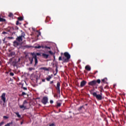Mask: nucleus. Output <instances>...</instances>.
<instances>
[{
  "label": "nucleus",
  "mask_w": 126,
  "mask_h": 126,
  "mask_svg": "<svg viewBox=\"0 0 126 126\" xmlns=\"http://www.w3.org/2000/svg\"><path fill=\"white\" fill-rule=\"evenodd\" d=\"M8 39H13V37H8Z\"/></svg>",
  "instance_id": "c03bdc74"
},
{
  "label": "nucleus",
  "mask_w": 126,
  "mask_h": 126,
  "mask_svg": "<svg viewBox=\"0 0 126 126\" xmlns=\"http://www.w3.org/2000/svg\"><path fill=\"white\" fill-rule=\"evenodd\" d=\"M26 47H27V48H30V46H27V45H26Z\"/></svg>",
  "instance_id": "3c124183"
},
{
  "label": "nucleus",
  "mask_w": 126,
  "mask_h": 126,
  "mask_svg": "<svg viewBox=\"0 0 126 126\" xmlns=\"http://www.w3.org/2000/svg\"><path fill=\"white\" fill-rule=\"evenodd\" d=\"M1 64V62L0 61V65Z\"/></svg>",
  "instance_id": "864d4df0"
},
{
  "label": "nucleus",
  "mask_w": 126,
  "mask_h": 126,
  "mask_svg": "<svg viewBox=\"0 0 126 126\" xmlns=\"http://www.w3.org/2000/svg\"><path fill=\"white\" fill-rule=\"evenodd\" d=\"M91 94L93 95L94 97H95L96 99L97 100H98V101H101L102 100V93H100V94H97V93L94 92V93H91Z\"/></svg>",
  "instance_id": "20e7f679"
},
{
  "label": "nucleus",
  "mask_w": 126,
  "mask_h": 126,
  "mask_svg": "<svg viewBox=\"0 0 126 126\" xmlns=\"http://www.w3.org/2000/svg\"><path fill=\"white\" fill-rule=\"evenodd\" d=\"M22 124H23V122L21 123V125H22Z\"/></svg>",
  "instance_id": "6e6d98bb"
},
{
  "label": "nucleus",
  "mask_w": 126,
  "mask_h": 126,
  "mask_svg": "<svg viewBox=\"0 0 126 126\" xmlns=\"http://www.w3.org/2000/svg\"><path fill=\"white\" fill-rule=\"evenodd\" d=\"M30 55L32 56V57L29 58V61H30V64H32L33 63V62L34 60V66H36L37 64H38V59L36 57V55H34V54L30 53Z\"/></svg>",
  "instance_id": "f257e3e1"
},
{
  "label": "nucleus",
  "mask_w": 126,
  "mask_h": 126,
  "mask_svg": "<svg viewBox=\"0 0 126 126\" xmlns=\"http://www.w3.org/2000/svg\"><path fill=\"white\" fill-rule=\"evenodd\" d=\"M58 66H56V73L55 74H54V75H57V73H58V71H59V70H58Z\"/></svg>",
  "instance_id": "4be33fe9"
},
{
  "label": "nucleus",
  "mask_w": 126,
  "mask_h": 126,
  "mask_svg": "<svg viewBox=\"0 0 126 126\" xmlns=\"http://www.w3.org/2000/svg\"><path fill=\"white\" fill-rule=\"evenodd\" d=\"M13 61V58H11L9 59V62H7L8 64H10L12 63Z\"/></svg>",
  "instance_id": "aec40b11"
},
{
  "label": "nucleus",
  "mask_w": 126,
  "mask_h": 126,
  "mask_svg": "<svg viewBox=\"0 0 126 126\" xmlns=\"http://www.w3.org/2000/svg\"><path fill=\"white\" fill-rule=\"evenodd\" d=\"M51 79H52V76H48V77L47 78H46V80L47 81H50V80H51Z\"/></svg>",
  "instance_id": "5701e85b"
},
{
  "label": "nucleus",
  "mask_w": 126,
  "mask_h": 126,
  "mask_svg": "<svg viewBox=\"0 0 126 126\" xmlns=\"http://www.w3.org/2000/svg\"><path fill=\"white\" fill-rule=\"evenodd\" d=\"M54 126V124H52L51 125H50L49 126Z\"/></svg>",
  "instance_id": "49530a36"
},
{
  "label": "nucleus",
  "mask_w": 126,
  "mask_h": 126,
  "mask_svg": "<svg viewBox=\"0 0 126 126\" xmlns=\"http://www.w3.org/2000/svg\"><path fill=\"white\" fill-rule=\"evenodd\" d=\"M48 53H49L50 55H54V53H53V52H52V51H48Z\"/></svg>",
  "instance_id": "c756f323"
},
{
  "label": "nucleus",
  "mask_w": 126,
  "mask_h": 126,
  "mask_svg": "<svg viewBox=\"0 0 126 126\" xmlns=\"http://www.w3.org/2000/svg\"><path fill=\"white\" fill-rule=\"evenodd\" d=\"M3 124H4V122L2 121L0 123V126H2V125H3Z\"/></svg>",
  "instance_id": "72a5a7b5"
},
{
  "label": "nucleus",
  "mask_w": 126,
  "mask_h": 126,
  "mask_svg": "<svg viewBox=\"0 0 126 126\" xmlns=\"http://www.w3.org/2000/svg\"><path fill=\"white\" fill-rule=\"evenodd\" d=\"M40 69H43V70H46L47 71H49V69H48V68H46L45 67H41Z\"/></svg>",
  "instance_id": "6ab92c4d"
},
{
  "label": "nucleus",
  "mask_w": 126,
  "mask_h": 126,
  "mask_svg": "<svg viewBox=\"0 0 126 126\" xmlns=\"http://www.w3.org/2000/svg\"><path fill=\"white\" fill-rule=\"evenodd\" d=\"M86 83H87V82L85 80H83L82 82H81L80 87H84Z\"/></svg>",
  "instance_id": "9d476101"
},
{
  "label": "nucleus",
  "mask_w": 126,
  "mask_h": 126,
  "mask_svg": "<svg viewBox=\"0 0 126 126\" xmlns=\"http://www.w3.org/2000/svg\"><path fill=\"white\" fill-rule=\"evenodd\" d=\"M59 61H63V58H62V56L59 57Z\"/></svg>",
  "instance_id": "473e14b6"
},
{
  "label": "nucleus",
  "mask_w": 126,
  "mask_h": 126,
  "mask_svg": "<svg viewBox=\"0 0 126 126\" xmlns=\"http://www.w3.org/2000/svg\"><path fill=\"white\" fill-rule=\"evenodd\" d=\"M60 102H62V100H59L57 102V107H61L62 103H60Z\"/></svg>",
  "instance_id": "a211bd4d"
},
{
  "label": "nucleus",
  "mask_w": 126,
  "mask_h": 126,
  "mask_svg": "<svg viewBox=\"0 0 126 126\" xmlns=\"http://www.w3.org/2000/svg\"><path fill=\"white\" fill-rule=\"evenodd\" d=\"M16 25H19V21H17L16 23Z\"/></svg>",
  "instance_id": "e433bc0d"
},
{
  "label": "nucleus",
  "mask_w": 126,
  "mask_h": 126,
  "mask_svg": "<svg viewBox=\"0 0 126 126\" xmlns=\"http://www.w3.org/2000/svg\"><path fill=\"white\" fill-rule=\"evenodd\" d=\"M2 34H7V32H2Z\"/></svg>",
  "instance_id": "ea45409f"
},
{
  "label": "nucleus",
  "mask_w": 126,
  "mask_h": 126,
  "mask_svg": "<svg viewBox=\"0 0 126 126\" xmlns=\"http://www.w3.org/2000/svg\"><path fill=\"white\" fill-rule=\"evenodd\" d=\"M53 83H54V81H51L50 82V84H53Z\"/></svg>",
  "instance_id": "79ce46f5"
},
{
  "label": "nucleus",
  "mask_w": 126,
  "mask_h": 126,
  "mask_svg": "<svg viewBox=\"0 0 126 126\" xmlns=\"http://www.w3.org/2000/svg\"><path fill=\"white\" fill-rule=\"evenodd\" d=\"M44 48H45V49H46V50H48V49L51 50V47H50V46L48 47L47 46H45Z\"/></svg>",
  "instance_id": "a878e982"
},
{
  "label": "nucleus",
  "mask_w": 126,
  "mask_h": 126,
  "mask_svg": "<svg viewBox=\"0 0 126 126\" xmlns=\"http://www.w3.org/2000/svg\"><path fill=\"white\" fill-rule=\"evenodd\" d=\"M95 84H96L95 80H94L88 83V85H90V86H94V85H95Z\"/></svg>",
  "instance_id": "1a4fd4ad"
},
{
  "label": "nucleus",
  "mask_w": 126,
  "mask_h": 126,
  "mask_svg": "<svg viewBox=\"0 0 126 126\" xmlns=\"http://www.w3.org/2000/svg\"><path fill=\"white\" fill-rule=\"evenodd\" d=\"M27 94L26 93H25V92H23L22 93V96H24V95H27Z\"/></svg>",
  "instance_id": "c9c22d12"
},
{
  "label": "nucleus",
  "mask_w": 126,
  "mask_h": 126,
  "mask_svg": "<svg viewBox=\"0 0 126 126\" xmlns=\"http://www.w3.org/2000/svg\"><path fill=\"white\" fill-rule=\"evenodd\" d=\"M9 17H12L13 16V14L12 13H9L8 15Z\"/></svg>",
  "instance_id": "bb28decb"
},
{
  "label": "nucleus",
  "mask_w": 126,
  "mask_h": 126,
  "mask_svg": "<svg viewBox=\"0 0 126 126\" xmlns=\"http://www.w3.org/2000/svg\"><path fill=\"white\" fill-rule=\"evenodd\" d=\"M16 63H17V62H16V60H14L11 63L12 65H13L14 67L16 66Z\"/></svg>",
  "instance_id": "2eb2a0df"
},
{
  "label": "nucleus",
  "mask_w": 126,
  "mask_h": 126,
  "mask_svg": "<svg viewBox=\"0 0 126 126\" xmlns=\"http://www.w3.org/2000/svg\"><path fill=\"white\" fill-rule=\"evenodd\" d=\"M108 79L107 78H104V79L101 80V83H106V84H108Z\"/></svg>",
  "instance_id": "9b49d317"
},
{
  "label": "nucleus",
  "mask_w": 126,
  "mask_h": 126,
  "mask_svg": "<svg viewBox=\"0 0 126 126\" xmlns=\"http://www.w3.org/2000/svg\"><path fill=\"white\" fill-rule=\"evenodd\" d=\"M107 87H108V86H106L104 87L105 89H106V88H107Z\"/></svg>",
  "instance_id": "de8ad7c7"
},
{
  "label": "nucleus",
  "mask_w": 126,
  "mask_h": 126,
  "mask_svg": "<svg viewBox=\"0 0 126 126\" xmlns=\"http://www.w3.org/2000/svg\"><path fill=\"white\" fill-rule=\"evenodd\" d=\"M28 101H27V100H24V101L23 102V104L22 105H20V109H23L24 108V110H25V109H26V106H25V104H28Z\"/></svg>",
  "instance_id": "423d86ee"
},
{
  "label": "nucleus",
  "mask_w": 126,
  "mask_h": 126,
  "mask_svg": "<svg viewBox=\"0 0 126 126\" xmlns=\"http://www.w3.org/2000/svg\"><path fill=\"white\" fill-rule=\"evenodd\" d=\"M100 89H101V90H103V87H100Z\"/></svg>",
  "instance_id": "8fccbe9b"
},
{
  "label": "nucleus",
  "mask_w": 126,
  "mask_h": 126,
  "mask_svg": "<svg viewBox=\"0 0 126 126\" xmlns=\"http://www.w3.org/2000/svg\"><path fill=\"white\" fill-rule=\"evenodd\" d=\"M19 61H20V58L19 59Z\"/></svg>",
  "instance_id": "4d7b16f0"
},
{
  "label": "nucleus",
  "mask_w": 126,
  "mask_h": 126,
  "mask_svg": "<svg viewBox=\"0 0 126 126\" xmlns=\"http://www.w3.org/2000/svg\"><path fill=\"white\" fill-rule=\"evenodd\" d=\"M98 83V84H100L101 83V80L100 79H97L96 81V84Z\"/></svg>",
  "instance_id": "393cba45"
},
{
  "label": "nucleus",
  "mask_w": 126,
  "mask_h": 126,
  "mask_svg": "<svg viewBox=\"0 0 126 126\" xmlns=\"http://www.w3.org/2000/svg\"><path fill=\"white\" fill-rule=\"evenodd\" d=\"M85 69H86V70H88V71H90L91 70V67H90V66L88 65L85 66Z\"/></svg>",
  "instance_id": "4468645a"
},
{
  "label": "nucleus",
  "mask_w": 126,
  "mask_h": 126,
  "mask_svg": "<svg viewBox=\"0 0 126 126\" xmlns=\"http://www.w3.org/2000/svg\"><path fill=\"white\" fill-rule=\"evenodd\" d=\"M42 56L44 59H48L49 58V54H46L45 53H42Z\"/></svg>",
  "instance_id": "f8f14e48"
},
{
  "label": "nucleus",
  "mask_w": 126,
  "mask_h": 126,
  "mask_svg": "<svg viewBox=\"0 0 126 126\" xmlns=\"http://www.w3.org/2000/svg\"><path fill=\"white\" fill-rule=\"evenodd\" d=\"M33 54V56H35V57H36L37 59V56H41V53H35V52H33V53H31V54Z\"/></svg>",
  "instance_id": "ddd939ff"
},
{
  "label": "nucleus",
  "mask_w": 126,
  "mask_h": 126,
  "mask_svg": "<svg viewBox=\"0 0 126 126\" xmlns=\"http://www.w3.org/2000/svg\"><path fill=\"white\" fill-rule=\"evenodd\" d=\"M60 86H61V83H60V82H58L57 84L56 89L59 94H61V90L60 89Z\"/></svg>",
  "instance_id": "0eeeda50"
},
{
  "label": "nucleus",
  "mask_w": 126,
  "mask_h": 126,
  "mask_svg": "<svg viewBox=\"0 0 126 126\" xmlns=\"http://www.w3.org/2000/svg\"><path fill=\"white\" fill-rule=\"evenodd\" d=\"M42 82H45V79H43L42 80Z\"/></svg>",
  "instance_id": "37998d69"
},
{
  "label": "nucleus",
  "mask_w": 126,
  "mask_h": 126,
  "mask_svg": "<svg viewBox=\"0 0 126 126\" xmlns=\"http://www.w3.org/2000/svg\"><path fill=\"white\" fill-rule=\"evenodd\" d=\"M9 74L10 76H13V75H14V73H13V72H10Z\"/></svg>",
  "instance_id": "7c9ffc66"
},
{
  "label": "nucleus",
  "mask_w": 126,
  "mask_h": 126,
  "mask_svg": "<svg viewBox=\"0 0 126 126\" xmlns=\"http://www.w3.org/2000/svg\"><path fill=\"white\" fill-rule=\"evenodd\" d=\"M35 49H41L42 48V46H35Z\"/></svg>",
  "instance_id": "cd10ccee"
},
{
  "label": "nucleus",
  "mask_w": 126,
  "mask_h": 126,
  "mask_svg": "<svg viewBox=\"0 0 126 126\" xmlns=\"http://www.w3.org/2000/svg\"><path fill=\"white\" fill-rule=\"evenodd\" d=\"M2 41H3V44H4V43H6V42H5V38H4V39L2 40Z\"/></svg>",
  "instance_id": "f704fd0d"
},
{
  "label": "nucleus",
  "mask_w": 126,
  "mask_h": 126,
  "mask_svg": "<svg viewBox=\"0 0 126 126\" xmlns=\"http://www.w3.org/2000/svg\"><path fill=\"white\" fill-rule=\"evenodd\" d=\"M15 114L16 115L17 117H18V118H21V115H20L19 114V112H15Z\"/></svg>",
  "instance_id": "412c9836"
},
{
  "label": "nucleus",
  "mask_w": 126,
  "mask_h": 126,
  "mask_svg": "<svg viewBox=\"0 0 126 126\" xmlns=\"http://www.w3.org/2000/svg\"><path fill=\"white\" fill-rule=\"evenodd\" d=\"M4 119H8V117L7 116H3Z\"/></svg>",
  "instance_id": "a19ab883"
},
{
  "label": "nucleus",
  "mask_w": 126,
  "mask_h": 126,
  "mask_svg": "<svg viewBox=\"0 0 126 126\" xmlns=\"http://www.w3.org/2000/svg\"><path fill=\"white\" fill-rule=\"evenodd\" d=\"M86 106H87V104H86Z\"/></svg>",
  "instance_id": "13d9d810"
},
{
  "label": "nucleus",
  "mask_w": 126,
  "mask_h": 126,
  "mask_svg": "<svg viewBox=\"0 0 126 126\" xmlns=\"http://www.w3.org/2000/svg\"><path fill=\"white\" fill-rule=\"evenodd\" d=\"M39 35H41V32H39Z\"/></svg>",
  "instance_id": "5fc2aeb1"
},
{
  "label": "nucleus",
  "mask_w": 126,
  "mask_h": 126,
  "mask_svg": "<svg viewBox=\"0 0 126 126\" xmlns=\"http://www.w3.org/2000/svg\"><path fill=\"white\" fill-rule=\"evenodd\" d=\"M34 69H35V68H32V67H30L29 69L30 71H32V70H34Z\"/></svg>",
  "instance_id": "c85d7f7f"
},
{
  "label": "nucleus",
  "mask_w": 126,
  "mask_h": 126,
  "mask_svg": "<svg viewBox=\"0 0 126 126\" xmlns=\"http://www.w3.org/2000/svg\"><path fill=\"white\" fill-rule=\"evenodd\" d=\"M48 97L47 96H44L43 97L42 99L41 100V102L43 105H46L47 103H48Z\"/></svg>",
  "instance_id": "39448f33"
},
{
  "label": "nucleus",
  "mask_w": 126,
  "mask_h": 126,
  "mask_svg": "<svg viewBox=\"0 0 126 126\" xmlns=\"http://www.w3.org/2000/svg\"><path fill=\"white\" fill-rule=\"evenodd\" d=\"M5 21H6L5 19H3L0 17V22H5Z\"/></svg>",
  "instance_id": "f3484780"
},
{
  "label": "nucleus",
  "mask_w": 126,
  "mask_h": 126,
  "mask_svg": "<svg viewBox=\"0 0 126 126\" xmlns=\"http://www.w3.org/2000/svg\"><path fill=\"white\" fill-rule=\"evenodd\" d=\"M1 44V40L0 39V45Z\"/></svg>",
  "instance_id": "09e8293b"
},
{
  "label": "nucleus",
  "mask_w": 126,
  "mask_h": 126,
  "mask_svg": "<svg viewBox=\"0 0 126 126\" xmlns=\"http://www.w3.org/2000/svg\"><path fill=\"white\" fill-rule=\"evenodd\" d=\"M50 104H53V103H54V101H53V100H51L50 101Z\"/></svg>",
  "instance_id": "58836bf2"
},
{
  "label": "nucleus",
  "mask_w": 126,
  "mask_h": 126,
  "mask_svg": "<svg viewBox=\"0 0 126 126\" xmlns=\"http://www.w3.org/2000/svg\"><path fill=\"white\" fill-rule=\"evenodd\" d=\"M15 56V52H11L9 54V57H14Z\"/></svg>",
  "instance_id": "dca6fc26"
},
{
  "label": "nucleus",
  "mask_w": 126,
  "mask_h": 126,
  "mask_svg": "<svg viewBox=\"0 0 126 126\" xmlns=\"http://www.w3.org/2000/svg\"><path fill=\"white\" fill-rule=\"evenodd\" d=\"M22 88L24 90H27V88L26 87H22Z\"/></svg>",
  "instance_id": "4c0bfd02"
},
{
  "label": "nucleus",
  "mask_w": 126,
  "mask_h": 126,
  "mask_svg": "<svg viewBox=\"0 0 126 126\" xmlns=\"http://www.w3.org/2000/svg\"><path fill=\"white\" fill-rule=\"evenodd\" d=\"M97 72H98V71H95L94 73L96 74V73H97Z\"/></svg>",
  "instance_id": "603ef678"
},
{
  "label": "nucleus",
  "mask_w": 126,
  "mask_h": 126,
  "mask_svg": "<svg viewBox=\"0 0 126 126\" xmlns=\"http://www.w3.org/2000/svg\"><path fill=\"white\" fill-rule=\"evenodd\" d=\"M64 57L63 58V63H68L70 60V55L68 52H65L63 54Z\"/></svg>",
  "instance_id": "7ed1b4c3"
},
{
  "label": "nucleus",
  "mask_w": 126,
  "mask_h": 126,
  "mask_svg": "<svg viewBox=\"0 0 126 126\" xmlns=\"http://www.w3.org/2000/svg\"><path fill=\"white\" fill-rule=\"evenodd\" d=\"M41 48H42V49H45V46H41Z\"/></svg>",
  "instance_id": "a18cd8bd"
},
{
  "label": "nucleus",
  "mask_w": 126,
  "mask_h": 126,
  "mask_svg": "<svg viewBox=\"0 0 126 126\" xmlns=\"http://www.w3.org/2000/svg\"><path fill=\"white\" fill-rule=\"evenodd\" d=\"M22 37L23 36H18L16 38L15 41H13V45L15 48H17L18 46L20 45V42H22Z\"/></svg>",
  "instance_id": "f03ea898"
},
{
  "label": "nucleus",
  "mask_w": 126,
  "mask_h": 126,
  "mask_svg": "<svg viewBox=\"0 0 126 126\" xmlns=\"http://www.w3.org/2000/svg\"><path fill=\"white\" fill-rule=\"evenodd\" d=\"M83 108V106H80V107L78 108V110H79V111L81 110Z\"/></svg>",
  "instance_id": "2f4dec72"
},
{
  "label": "nucleus",
  "mask_w": 126,
  "mask_h": 126,
  "mask_svg": "<svg viewBox=\"0 0 126 126\" xmlns=\"http://www.w3.org/2000/svg\"><path fill=\"white\" fill-rule=\"evenodd\" d=\"M18 20H19V21H22V20H23V17H18Z\"/></svg>",
  "instance_id": "b1692460"
},
{
  "label": "nucleus",
  "mask_w": 126,
  "mask_h": 126,
  "mask_svg": "<svg viewBox=\"0 0 126 126\" xmlns=\"http://www.w3.org/2000/svg\"><path fill=\"white\" fill-rule=\"evenodd\" d=\"M5 93H3V94H2L0 98L2 100V101H3V103H5V101L6 100V98H5Z\"/></svg>",
  "instance_id": "6e6552de"
}]
</instances>
